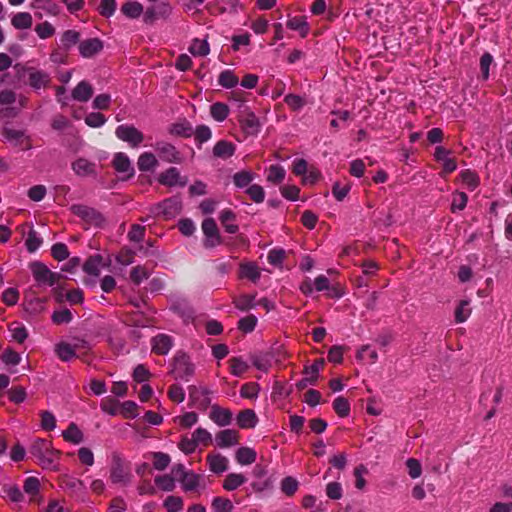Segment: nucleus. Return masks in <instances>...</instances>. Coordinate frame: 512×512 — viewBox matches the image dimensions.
<instances>
[{
	"label": "nucleus",
	"mask_w": 512,
	"mask_h": 512,
	"mask_svg": "<svg viewBox=\"0 0 512 512\" xmlns=\"http://www.w3.org/2000/svg\"><path fill=\"white\" fill-rule=\"evenodd\" d=\"M158 181L160 184L169 187L176 185L184 187L187 184V179L182 178L180 176L179 170L175 167H170L164 172H162L158 177Z\"/></svg>",
	"instance_id": "17"
},
{
	"label": "nucleus",
	"mask_w": 512,
	"mask_h": 512,
	"mask_svg": "<svg viewBox=\"0 0 512 512\" xmlns=\"http://www.w3.org/2000/svg\"><path fill=\"white\" fill-rule=\"evenodd\" d=\"M190 405L200 411H206L211 405V391L205 387L191 385L188 387Z\"/></svg>",
	"instance_id": "7"
},
{
	"label": "nucleus",
	"mask_w": 512,
	"mask_h": 512,
	"mask_svg": "<svg viewBox=\"0 0 512 512\" xmlns=\"http://www.w3.org/2000/svg\"><path fill=\"white\" fill-rule=\"evenodd\" d=\"M171 473L182 484L185 491H194L200 484L201 476L193 471L186 470L181 463L174 465Z\"/></svg>",
	"instance_id": "5"
},
{
	"label": "nucleus",
	"mask_w": 512,
	"mask_h": 512,
	"mask_svg": "<svg viewBox=\"0 0 512 512\" xmlns=\"http://www.w3.org/2000/svg\"><path fill=\"white\" fill-rule=\"evenodd\" d=\"M164 507L168 512H179L183 508V500L179 496H168L164 501Z\"/></svg>",
	"instance_id": "64"
},
{
	"label": "nucleus",
	"mask_w": 512,
	"mask_h": 512,
	"mask_svg": "<svg viewBox=\"0 0 512 512\" xmlns=\"http://www.w3.org/2000/svg\"><path fill=\"white\" fill-rule=\"evenodd\" d=\"M460 178L463 184L471 191L476 189L480 184V180L477 173L470 169L463 170L460 173Z\"/></svg>",
	"instance_id": "48"
},
{
	"label": "nucleus",
	"mask_w": 512,
	"mask_h": 512,
	"mask_svg": "<svg viewBox=\"0 0 512 512\" xmlns=\"http://www.w3.org/2000/svg\"><path fill=\"white\" fill-rule=\"evenodd\" d=\"M238 121L241 129L247 135H256L260 130V122L258 117L248 108L240 111Z\"/></svg>",
	"instance_id": "13"
},
{
	"label": "nucleus",
	"mask_w": 512,
	"mask_h": 512,
	"mask_svg": "<svg viewBox=\"0 0 512 512\" xmlns=\"http://www.w3.org/2000/svg\"><path fill=\"white\" fill-rule=\"evenodd\" d=\"M202 231L205 236L203 245L205 248H214L222 244V237L219 233L217 224L213 218H206L202 222Z\"/></svg>",
	"instance_id": "10"
},
{
	"label": "nucleus",
	"mask_w": 512,
	"mask_h": 512,
	"mask_svg": "<svg viewBox=\"0 0 512 512\" xmlns=\"http://www.w3.org/2000/svg\"><path fill=\"white\" fill-rule=\"evenodd\" d=\"M193 135L195 138V142L198 147H200L203 143L207 142L212 137L211 129L206 125H199L193 130Z\"/></svg>",
	"instance_id": "52"
},
{
	"label": "nucleus",
	"mask_w": 512,
	"mask_h": 512,
	"mask_svg": "<svg viewBox=\"0 0 512 512\" xmlns=\"http://www.w3.org/2000/svg\"><path fill=\"white\" fill-rule=\"evenodd\" d=\"M3 137L12 145L26 151L32 148L31 138L25 134L24 130H18L13 127L5 126L2 129Z\"/></svg>",
	"instance_id": "8"
},
{
	"label": "nucleus",
	"mask_w": 512,
	"mask_h": 512,
	"mask_svg": "<svg viewBox=\"0 0 512 512\" xmlns=\"http://www.w3.org/2000/svg\"><path fill=\"white\" fill-rule=\"evenodd\" d=\"M298 485V481L295 478L287 476L281 481V490L285 495L293 496L298 489Z\"/></svg>",
	"instance_id": "60"
},
{
	"label": "nucleus",
	"mask_w": 512,
	"mask_h": 512,
	"mask_svg": "<svg viewBox=\"0 0 512 512\" xmlns=\"http://www.w3.org/2000/svg\"><path fill=\"white\" fill-rule=\"evenodd\" d=\"M175 476L172 474L159 475L155 477V484L163 491H173L175 488Z\"/></svg>",
	"instance_id": "53"
},
{
	"label": "nucleus",
	"mask_w": 512,
	"mask_h": 512,
	"mask_svg": "<svg viewBox=\"0 0 512 512\" xmlns=\"http://www.w3.org/2000/svg\"><path fill=\"white\" fill-rule=\"evenodd\" d=\"M152 457L153 467L159 471L166 469L171 461L170 456L163 452H154Z\"/></svg>",
	"instance_id": "59"
},
{
	"label": "nucleus",
	"mask_w": 512,
	"mask_h": 512,
	"mask_svg": "<svg viewBox=\"0 0 512 512\" xmlns=\"http://www.w3.org/2000/svg\"><path fill=\"white\" fill-rule=\"evenodd\" d=\"M229 112L228 105L222 102H216L210 106V114L218 122L224 121L228 117Z\"/></svg>",
	"instance_id": "42"
},
{
	"label": "nucleus",
	"mask_w": 512,
	"mask_h": 512,
	"mask_svg": "<svg viewBox=\"0 0 512 512\" xmlns=\"http://www.w3.org/2000/svg\"><path fill=\"white\" fill-rule=\"evenodd\" d=\"M26 72L28 75L27 83L30 87H32L35 90L46 88L52 82L49 73L43 70H38L33 67H30L27 68Z\"/></svg>",
	"instance_id": "14"
},
{
	"label": "nucleus",
	"mask_w": 512,
	"mask_h": 512,
	"mask_svg": "<svg viewBox=\"0 0 512 512\" xmlns=\"http://www.w3.org/2000/svg\"><path fill=\"white\" fill-rule=\"evenodd\" d=\"M62 436L65 441L79 444L83 441V433L75 423H70L68 428L63 431Z\"/></svg>",
	"instance_id": "37"
},
{
	"label": "nucleus",
	"mask_w": 512,
	"mask_h": 512,
	"mask_svg": "<svg viewBox=\"0 0 512 512\" xmlns=\"http://www.w3.org/2000/svg\"><path fill=\"white\" fill-rule=\"evenodd\" d=\"M93 95V88L87 81H81L72 91L74 100L87 102Z\"/></svg>",
	"instance_id": "29"
},
{
	"label": "nucleus",
	"mask_w": 512,
	"mask_h": 512,
	"mask_svg": "<svg viewBox=\"0 0 512 512\" xmlns=\"http://www.w3.org/2000/svg\"><path fill=\"white\" fill-rule=\"evenodd\" d=\"M173 347V339L171 336L160 333L151 339V350L157 355H166Z\"/></svg>",
	"instance_id": "18"
},
{
	"label": "nucleus",
	"mask_w": 512,
	"mask_h": 512,
	"mask_svg": "<svg viewBox=\"0 0 512 512\" xmlns=\"http://www.w3.org/2000/svg\"><path fill=\"white\" fill-rule=\"evenodd\" d=\"M29 453L36 458L37 463L43 469H56L60 452L52 447L50 441L41 438L34 440L29 448Z\"/></svg>",
	"instance_id": "1"
},
{
	"label": "nucleus",
	"mask_w": 512,
	"mask_h": 512,
	"mask_svg": "<svg viewBox=\"0 0 512 512\" xmlns=\"http://www.w3.org/2000/svg\"><path fill=\"white\" fill-rule=\"evenodd\" d=\"M103 41L99 38H90L79 42V53L84 58H91L103 50Z\"/></svg>",
	"instance_id": "19"
},
{
	"label": "nucleus",
	"mask_w": 512,
	"mask_h": 512,
	"mask_svg": "<svg viewBox=\"0 0 512 512\" xmlns=\"http://www.w3.org/2000/svg\"><path fill=\"white\" fill-rule=\"evenodd\" d=\"M121 12L129 19H137L144 13V7L137 1H128L121 6Z\"/></svg>",
	"instance_id": "30"
},
{
	"label": "nucleus",
	"mask_w": 512,
	"mask_h": 512,
	"mask_svg": "<svg viewBox=\"0 0 512 512\" xmlns=\"http://www.w3.org/2000/svg\"><path fill=\"white\" fill-rule=\"evenodd\" d=\"M219 220L227 233L235 234L238 232L239 226L235 224L236 214L232 210H222L219 215Z\"/></svg>",
	"instance_id": "24"
},
{
	"label": "nucleus",
	"mask_w": 512,
	"mask_h": 512,
	"mask_svg": "<svg viewBox=\"0 0 512 512\" xmlns=\"http://www.w3.org/2000/svg\"><path fill=\"white\" fill-rule=\"evenodd\" d=\"M154 148L160 159L167 163L180 164L183 162L182 154L171 143L158 141L156 142Z\"/></svg>",
	"instance_id": "12"
},
{
	"label": "nucleus",
	"mask_w": 512,
	"mask_h": 512,
	"mask_svg": "<svg viewBox=\"0 0 512 512\" xmlns=\"http://www.w3.org/2000/svg\"><path fill=\"white\" fill-rule=\"evenodd\" d=\"M115 134L117 138L127 142L133 148L140 146L144 140L143 133L133 125H119L115 130Z\"/></svg>",
	"instance_id": "9"
},
{
	"label": "nucleus",
	"mask_w": 512,
	"mask_h": 512,
	"mask_svg": "<svg viewBox=\"0 0 512 512\" xmlns=\"http://www.w3.org/2000/svg\"><path fill=\"white\" fill-rule=\"evenodd\" d=\"M287 27L293 31H298L303 38L309 33V25L303 16H295L289 19Z\"/></svg>",
	"instance_id": "34"
},
{
	"label": "nucleus",
	"mask_w": 512,
	"mask_h": 512,
	"mask_svg": "<svg viewBox=\"0 0 512 512\" xmlns=\"http://www.w3.org/2000/svg\"><path fill=\"white\" fill-rule=\"evenodd\" d=\"M150 271L142 265H137L130 271V279L135 285H139L142 281L148 279Z\"/></svg>",
	"instance_id": "51"
},
{
	"label": "nucleus",
	"mask_w": 512,
	"mask_h": 512,
	"mask_svg": "<svg viewBox=\"0 0 512 512\" xmlns=\"http://www.w3.org/2000/svg\"><path fill=\"white\" fill-rule=\"evenodd\" d=\"M469 300H461L454 311V318L456 323L465 322L471 315V308L469 307Z\"/></svg>",
	"instance_id": "39"
},
{
	"label": "nucleus",
	"mask_w": 512,
	"mask_h": 512,
	"mask_svg": "<svg viewBox=\"0 0 512 512\" xmlns=\"http://www.w3.org/2000/svg\"><path fill=\"white\" fill-rule=\"evenodd\" d=\"M42 243H43L42 238L38 235V233L34 229H31L28 232L27 238L25 240V246H26L27 250L30 253H33L42 245Z\"/></svg>",
	"instance_id": "55"
},
{
	"label": "nucleus",
	"mask_w": 512,
	"mask_h": 512,
	"mask_svg": "<svg viewBox=\"0 0 512 512\" xmlns=\"http://www.w3.org/2000/svg\"><path fill=\"white\" fill-rule=\"evenodd\" d=\"M169 133L172 135L189 138L193 135V128L188 121L184 120L182 122L172 124L169 128Z\"/></svg>",
	"instance_id": "36"
},
{
	"label": "nucleus",
	"mask_w": 512,
	"mask_h": 512,
	"mask_svg": "<svg viewBox=\"0 0 512 512\" xmlns=\"http://www.w3.org/2000/svg\"><path fill=\"white\" fill-rule=\"evenodd\" d=\"M131 472L129 464L119 455L114 454L110 468V480L114 484L126 485L130 482Z\"/></svg>",
	"instance_id": "4"
},
{
	"label": "nucleus",
	"mask_w": 512,
	"mask_h": 512,
	"mask_svg": "<svg viewBox=\"0 0 512 512\" xmlns=\"http://www.w3.org/2000/svg\"><path fill=\"white\" fill-rule=\"evenodd\" d=\"M60 486L62 489L71 494H81L84 493L86 489L85 484L82 480L67 474L60 477Z\"/></svg>",
	"instance_id": "22"
},
{
	"label": "nucleus",
	"mask_w": 512,
	"mask_h": 512,
	"mask_svg": "<svg viewBox=\"0 0 512 512\" xmlns=\"http://www.w3.org/2000/svg\"><path fill=\"white\" fill-rule=\"evenodd\" d=\"M29 268L39 286H54L62 278L60 273L52 272L46 264L40 261L31 262Z\"/></svg>",
	"instance_id": "3"
},
{
	"label": "nucleus",
	"mask_w": 512,
	"mask_h": 512,
	"mask_svg": "<svg viewBox=\"0 0 512 512\" xmlns=\"http://www.w3.org/2000/svg\"><path fill=\"white\" fill-rule=\"evenodd\" d=\"M70 210L74 215L95 227H102L105 223V217L95 208L82 204H75L71 206Z\"/></svg>",
	"instance_id": "6"
},
{
	"label": "nucleus",
	"mask_w": 512,
	"mask_h": 512,
	"mask_svg": "<svg viewBox=\"0 0 512 512\" xmlns=\"http://www.w3.org/2000/svg\"><path fill=\"white\" fill-rule=\"evenodd\" d=\"M151 211L156 216L162 215L168 219L179 213L180 203L175 199L168 198L154 206Z\"/></svg>",
	"instance_id": "15"
},
{
	"label": "nucleus",
	"mask_w": 512,
	"mask_h": 512,
	"mask_svg": "<svg viewBox=\"0 0 512 512\" xmlns=\"http://www.w3.org/2000/svg\"><path fill=\"white\" fill-rule=\"evenodd\" d=\"M258 422L256 413L252 409H245L237 415V425L242 429L254 428Z\"/></svg>",
	"instance_id": "25"
},
{
	"label": "nucleus",
	"mask_w": 512,
	"mask_h": 512,
	"mask_svg": "<svg viewBox=\"0 0 512 512\" xmlns=\"http://www.w3.org/2000/svg\"><path fill=\"white\" fill-rule=\"evenodd\" d=\"M238 82L239 78L232 70H224L219 74L218 83L224 88H233L238 84Z\"/></svg>",
	"instance_id": "44"
},
{
	"label": "nucleus",
	"mask_w": 512,
	"mask_h": 512,
	"mask_svg": "<svg viewBox=\"0 0 512 512\" xmlns=\"http://www.w3.org/2000/svg\"><path fill=\"white\" fill-rule=\"evenodd\" d=\"M195 372V365L192 363L190 357L182 352L178 351L172 361L170 374L175 380L189 381Z\"/></svg>",
	"instance_id": "2"
},
{
	"label": "nucleus",
	"mask_w": 512,
	"mask_h": 512,
	"mask_svg": "<svg viewBox=\"0 0 512 512\" xmlns=\"http://www.w3.org/2000/svg\"><path fill=\"white\" fill-rule=\"evenodd\" d=\"M158 165L155 155L151 152L142 153L137 161V166L140 171H150Z\"/></svg>",
	"instance_id": "35"
},
{
	"label": "nucleus",
	"mask_w": 512,
	"mask_h": 512,
	"mask_svg": "<svg viewBox=\"0 0 512 512\" xmlns=\"http://www.w3.org/2000/svg\"><path fill=\"white\" fill-rule=\"evenodd\" d=\"M172 13V6L168 2H160L154 6L148 7L143 16L144 23L152 25L159 19L166 20Z\"/></svg>",
	"instance_id": "11"
},
{
	"label": "nucleus",
	"mask_w": 512,
	"mask_h": 512,
	"mask_svg": "<svg viewBox=\"0 0 512 512\" xmlns=\"http://www.w3.org/2000/svg\"><path fill=\"white\" fill-rule=\"evenodd\" d=\"M192 437L194 438L197 446L199 444H202L203 446L207 447L211 444L212 442V436L211 434L204 428H197L193 434H192Z\"/></svg>",
	"instance_id": "61"
},
{
	"label": "nucleus",
	"mask_w": 512,
	"mask_h": 512,
	"mask_svg": "<svg viewBox=\"0 0 512 512\" xmlns=\"http://www.w3.org/2000/svg\"><path fill=\"white\" fill-rule=\"evenodd\" d=\"M239 276L246 278L252 282H257L261 276L258 265L254 262L241 263L239 268Z\"/></svg>",
	"instance_id": "27"
},
{
	"label": "nucleus",
	"mask_w": 512,
	"mask_h": 512,
	"mask_svg": "<svg viewBox=\"0 0 512 512\" xmlns=\"http://www.w3.org/2000/svg\"><path fill=\"white\" fill-rule=\"evenodd\" d=\"M233 507V503L228 498L215 497L212 501L214 512H231Z\"/></svg>",
	"instance_id": "58"
},
{
	"label": "nucleus",
	"mask_w": 512,
	"mask_h": 512,
	"mask_svg": "<svg viewBox=\"0 0 512 512\" xmlns=\"http://www.w3.org/2000/svg\"><path fill=\"white\" fill-rule=\"evenodd\" d=\"M102 260L103 258L100 255L89 257L83 265V270L89 275L98 276L100 274Z\"/></svg>",
	"instance_id": "40"
},
{
	"label": "nucleus",
	"mask_w": 512,
	"mask_h": 512,
	"mask_svg": "<svg viewBox=\"0 0 512 512\" xmlns=\"http://www.w3.org/2000/svg\"><path fill=\"white\" fill-rule=\"evenodd\" d=\"M209 418L218 426H228L232 422V412L218 404L211 405Z\"/></svg>",
	"instance_id": "20"
},
{
	"label": "nucleus",
	"mask_w": 512,
	"mask_h": 512,
	"mask_svg": "<svg viewBox=\"0 0 512 512\" xmlns=\"http://www.w3.org/2000/svg\"><path fill=\"white\" fill-rule=\"evenodd\" d=\"M236 460L241 465H250L256 461L257 453L250 447H241L236 451Z\"/></svg>",
	"instance_id": "32"
},
{
	"label": "nucleus",
	"mask_w": 512,
	"mask_h": 512,
	"mask_svg": "<svg viewBox=\"0 0 512 512\" xmlns=\"http://www.w3.org/2000/svg\"><path fill=\"white\" fill-rule=\"evenodd\" d=\"M206 460L209 465V469L214 473H223L228 468V460L221 454H208Z\"/></svg>",
	"instance_id": "26"
},
{
	"label": "nucleus",
	"mask_w": 512,
	"mask_h": 512,
	"mask_svg": "<svg viewBox=\"0 0 512 512\" xmlns=\"http://www.w3.org/2000/svg\"><path fill=\"white\" fill-rule=\"evenodd\" d=\"M71 168L77 176L88 177L97 176V165L95 162L80 157L72 162Z\"/></svg>",
	"instance_id": "16"
},
{
	"label": "nucleus",
	"mask_w": 512,
	"mask_h": 512,
	"mask_svg": "<svg viewBox=\"0 0 512 512\" xmlns=\"http://www.w3.org/2000/svg\"><path fill=\"white\" fill-rule=\"evenodd\" d=\"M11 24L18 30L29 29L33 24L32 15L29 12H18L11 18Z\"/></svg>",
	"instance_id": "31"
},
{
	"label": "nucleus",
	"mask_w": 512,
	"mask_h": 512,
	"mask_svg": "<svg viewBox=\"0 0 512 512\" xmlns=\"http://www.w3.org/2000/svg\"><path fill=\"white\" fill-rule=\"evenodd\" d=\"M468 202V196L464 192L456 191L452 194L451 212L462 211Z\"/></svg>",
	"instance_id": "49"
},
{
	"label": "nucleus",
	"mask_w": 512,
	"mask_h": 512,
	"mask_svg": "<svg viewBox=\"0 0 512 512\" xmlns=\"http://www.w3.org/2000/svg\"><path fill=\"white\" fill-rule=\"evenodd\" d=\"M333 409L339 417H347L350 414V403L344 397H337L333 401Z\"/></svg>",
	"instance_id": "57"
},
{
	"label": "nucleus",
	"mask_w": 512,
	"mask_h": 512,
	"mask_svg": "<svg viewBox=\"0 0 512 512\" xmlns=\"http://www.w3.org/2000/svg\"><path fill=\"white\" fill-rule=\"evenodd\" d=\"M235 149L232 142L220 140L213 147V155L217 158L228 159L234 155Z\"/></svg>",
	"instance_id": "28"
},
{
	"label": "nucleus",
	"mask_w": 512,
	"mask_h": 512,
	"mask_svg": "<svg viewBox=\"0 0 512 512\" xmlns=\"http://www.w3.org/2000/svg\"><path fill=\"white\" fill-rule=\"evenodd\" d=\"M80 40V33L76 30H66L61 35L60 41L62 47L68 51L71 47L76 45Z\"/></svg>",
	"instance_id": "47"
},
{
	"label": "nucleus",
	"mask_w": 512,
	"mask_h": 512,
	"mask_svg": "<svg viewBox=\"0 0 512 512\" xmlns=\"http://www.w3.org/2000/svg\"><path fill=\"white\" fill-rule=\"evenodd\" d=\"M285 170L280 165H271L268 169L267 181L273 184L281 183L285 178Z\"/></svg>",
	"instance_id": "54"
},
{
	"label": "nucleus",
	"mask_w": 512,
	"mask_h": 512,
	"mask_svg": "<svg viewBox=\"0 0 512 512\" xmlns=\"http://www.w3.org/2000/svg\"><path fill=\"white\" fill-rule=\"evenodd\" d=\"M189 52L194 56L204 57L209 54L210 47L206 40L195 38L189 47Z\"/></svg>",
	"instance_id": "45"
},
{
	"label": "nucleus",
	"mask_w": 512,
	"mask_h": 512,
	"mask_svg": "<svg viewBox=\"0 0 512 512\" xmlns=\"http://www.w3.org/2000/svg\"><path fill=\"white\" fill-rule=\"evenodd\" d=\"M112 166L119 173H127L128 176H133L134 174L131 162L128 156L123 152H118L114 155Z\"/></svg>",
	"instance_id": "23"
},
{
	"label": "nucleus",
	"mask_w": 512,
	"mask_h": 512,
	"mask_svg": "<svg viewBox=\"0 0 512 512\" xmlns=\"http://www.w3.org/2000/svg\"><path fill=\"white\" fill-rule=\"evenodd\" d=\"M260 387L255 382H249L242 385L240 396L246 399H255L258 396Z\"/></svg>",
	"instance_id": "62"
},
{
	"label": "nucleus",
	"mask_w": 512,
	"mask_h": 512,
	"mask_svg": "<svg viewBox=\"0 0 512 512\" xmlns=\"http://www.w3.org/2000/svg\"><path fill=\"white\" fill-rule=\"evenodd\" d=\"M254 179V175L250 171H239L234 174L233 182L238 188L247 187Z\"/></svg>",
	"instance_id": "56"
},
{
	"label": "nucleus",
	"mask_w": 512,
	"mask_h": 512,
	"mask_svg": "<svg viewBox=\"0 0 512 512\" xmlns=\"http://www.w3.org/2000/svg\"><path fill=\"white\" fill-rule=\"evenodd\" d=\"M24 492L30 497V501H36L40 490V481L36 477H28L23 484Z\"/></svg>",
	"instance_id": "38"
},
{
	"label": "nucleus",
	"mask_w": 512,
	"mask_h": 512,
	"mask_svg": "<svg viewBox=\"0 0 512 512\" xmlns=\"http://www.w3.org/2000/svg\"><path fill=\"white\" fill-rule=\"evenodd\" d=\"M231 374L241 376L248 370V364L241 358L233 357L229 360Z\"/></svg>",
	"instance_id": "63"
},
{
	"label": "nucleus",
	"mask_w": 512,
	"mask_h": 512,
	"mask_svg": "<svg viewBox=\"0 0 512 512\" xmlns=\"http://www.w3.org/2000/svg\"><path fill=\"white\" fill-rule=\"evenodd\" d=\"M239 433L233 429H225L216 434V444L220 448L234 446L239 443Z\"/></svg>",
	"instance_id": "21"
},
{
	"label": "nucleus",
	"mask_w": 512,
	"mask_h": 512,
	"mask_svg": "<svg viewBox=\"0 0 512 512\" xmlns=\"http://www.w3.org/2000/svg\"><path fill=\"white\" fill-rule=\"evenodd\" d=\"M247 481L246 477L240 473H230L223 481V488L226 491L236 490Z\"/></svg>",
	"instance_id": "33"
},
{
	"label": "nucleus",
	"mask_w": 512,
	"mask_h": 512,
	"mask_svg": "<svg viewBox=\"0 0 512 512\" xmlns=\"http://www.w3.org/2000/svg\"><path fill=\"white\" fill-rule=\"evenodd\" d=\"M233 304L237 309L247 311L255 306V295L242 294L234 297Z\"/></svg>",
	"instance_id": "43"
},
{
	"label": "nucleus",
	"mask_w": 512,
	"mask_h": 512,
	"mask_svg": "<svg viewBox=\"0 0 512 512\" xmlns=\"http://www.w3.org/2000/svg\"><path fill=\"white\" fill-rule=\"evenodd\" d=\"M325 361L323 358L316 359L310 366L304 368L303 373L309 377V383L315 384L318 378L319 371L324 367Z\"/></svg>",
	"instance_id": "46"
},
{
	"label": "nucleus",
	"mask_w": 512,
	"mask_h": 512,
	"mask_svg": "<svg viewBox=\"0 0 512 512\" xmlns=\"http://www.w3.org/2000/svg\"><path fill=\"white\" fill-rule=\"evenodd\" d=\"M55 353L59 357L60 360L64 362H68L73 358H77L75 353L73 352L72 346L68 342H59L55 346Z\"/></svg>",
	"instance_id": "41"
},
{
	"label": "nucleus",
	"mask_w": 512,
	"mask_h": 512,
	"mask_svg": "<svg viewBox=\"0 0 512 512\" xmlns=\"http://www.w3.org/2000/svg\"><path fill=\"white\" fill-rule=\"evenodd\" d=\"M70 345L72 346L73 352L77 358H82L91 350L90 343L85 339L75 338Z\"/></svg>",
	"instance_id": "50"
}]
</instances>
